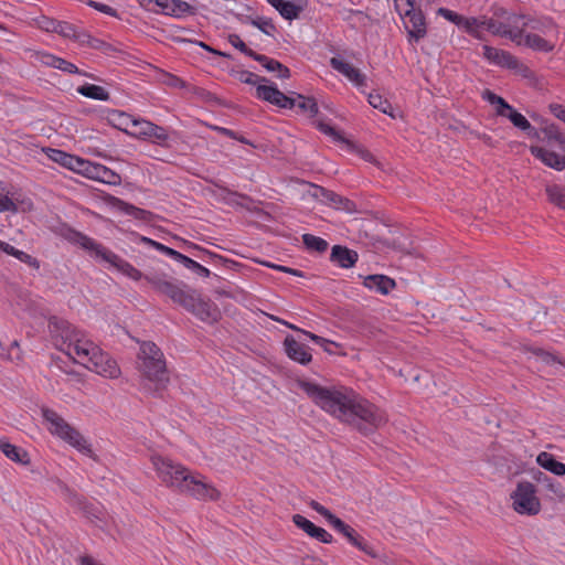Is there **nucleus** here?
<instances>
[{
  "mask_svg": "<svg viewBox=\"0 0 565 565\" xmlns=\"http://www.w3.org/2000/svg\"><path fill=\"white\" fill-rule=\"evenodd\" d=\"M548 201L559 209L565 210V185L552 184L545 189Z\"/></svg>",
  "mask_w": 565,
  "mask_h": 565,
  "instance_id": "32",
  "label": "nucleus"
},
{
  "mask_svg": "<svg viewBox=\"0 0 565 565\" xmlns=\"http://www.w3.org/2000/svg\"><path fill=\"white\" fill-rule=\"evenodd\" d=\"M86 4L89 6L90 8H94L95 10H97L99 12L105 13V14H108V15H111V17H116L117 15L116 10L114 8L105 4V3H100V2H97V1H94V0H87Z\"/></svg>",
  "mask_w": 565,
  "mask_h": 565,
  "instance_id": "55",
  "label": "nucleus"
},
{
  "mask_svg": "<svg viewBox=\"0 0 565 565\" xmlns=\"http://www.w3.org/2000/svg\"><path fill=\"white\" fill-rule=\"evenodd\" d=\"M330 259L342 268H351L358 262L359 255L355 250L345 246L334 245L331 249Z\"/></svg>",
  "mask_w": 565,
  "mask_h": 565,
  "instance_id": "21",
  "label": "nucleus"
},
{
  "mask_svg": "<svg viewBox=\"0 0 565 565\" xmlns=\"http://www.w3.org/2000/svg\"><path fill=\"white\" fill-rule=\"evenodd\" d=\"M457 26L462 29L468 34L473 33L476 26H478L477 18H473V17L467 18V17L461 15V19H460L459 23L457 24Z\"/></svg>",
  "mask_w": 565,
  "mask_h": 565,
  "instance_id": "54",
  "label": "nucleus"
},
{
  "mask_svg": "<svg viewBox=\"0 0 565 565\" xmlns=\"http://www.w3.org/2000/svg\"><path fill=\"white\" fill-rule=\"evenodd\" d=\"M137 358L143 387L153 393L166 390L170 377L161 349L151 341H142Z\"/></svg>",
  "mask_w": 565,
  "mask_h": 565,
  "instance_id": "4",
  "label": "nucleus"
},
{
  "mask_svg": "<svg viewBox=\"0 0 565 565\" xmlns=\"http://www.w3.org/2000/svg\"><path fill=\"white\" fill-rule=\"evenodd\" d=\"M299 387L323 411L363 435L374 433L387 422L383 411L352 390H330L308 381H300Z\"/></svg>",
  "mask_w": 565,
  "mask_h": 565,
  "instance_id": "2",
  "label": "nucleus"
},
{
  "mask_svg": "<svg viewBox=\"0 0 565 565\" xmlns=\"http://www.w3.org/2000/svg\"><path fill=\"white\" fill-rule=\"evenodd\" d=\"M309 505L317 513L322 515L335 531L345 536L352 545L360 539L361 535L352 526L344 523L341 519L335 516L333 513H331V511H329L316 500H311Z\"/></svg>",
  "mask_w": 565,
  "mask_h": 565,
  "instance_id": "10",
  "label": "nucleus"
},
{
  "mask_svg": "<svg viewBox=\"0 0 565 565\" xmlns=\"http://www.w3.org/2000/svg\"><path fill=\"white\" fill-rule=\"evenodd\" d=\"M284 345L285 352L289 359L302 365H307L308 363L311 362L312 355L309 351V348L295 340L292 335L286 337Z\"/></svg>",
  "mask_w": 565,
  "mask_h": 565,
  "instance_id": "15",
  "label": "nucleus"
},
{
  "mask_svg": "<svg viewBox=\"0 0 565 565\" xmlns=\"http://www.w3.org/2000/svg\"><path fill=\"white\" fill-rule=\"evenodd\" d=\"M76 242L83 248L93 252L97 257L109 263L120 273L134 280L143 278L156 292L168 297L174 303L181 306L201 321L206 323H214L218 321L221 312L217 307L211 301V299L202 297L196 289L191 288L185 282L173 278L167 273L149 270L146 274H142L127 260L120 258L118 255L108 250L86 235L76 233Z\"/></svg>",
  "mask_w": 565,
  "mask_h": 565,
  "instance_id": "1",
  "label": "nucleus"
},
{
  "mask_svg": "<svg viewBox=\"0 0 565 565\" xmlns=\"http://www.w3.org/2000/svg\"><path fill=\"white\" fill-rule=\"evenodd\" d=\"M551 113L559 120L565 122V107L559 104L550 105Z\"/></svg>",
  "mask_w": 565,
  "mask_h": 565,
  "instance_id": "64",
  "label": "nucleus"
},
{
  "mask_svg": "<svg viewBox=\"0 0 565 565\" xmlns=\"http://www.w3.org/2000/svg\"><path fill=\"white\" fill-rule=\"evenodd\" d=\"M505 38H509L512 42L516 43L518 45H524V36L523 29H511L508 26L504 35Z\"/></svg>",
  "mask_w": 565,
  "mask_h": 565,
  "instance_id": "53",
  "label": "nucleus"
},
{
  "mask_svg": "<svg viewBox=\"0 0 565 565\" xmlns=\"http://www.w3.org/2000/svg\"><path fill=\"white\" fill-rule=\"evenodd\" d=\"M363 285L370 290L381 295H388L396 287V282L393 278L380 274L366 276L363 280Z\"/></svg>",
  "mask_w": 565,
  "mask_h": 565,
  "instance_id": "17",
  "label": "nucleus"
},
{
  "mask_svg": "<svg viewBox=\"0 0 565 565\" xmlns=\"http://www.w3.org/2000/svg\"><path fill=\"white\" fill-rule=\"evenodd\" d=\"M151 463L159 479L167 487L175 489L181 493H188L200 500L215 501L220 498L218 490L203 482L182 465L159 455L151 457Z\"/></svg>",
  "mask_w": 565,
  "mask_h": 565,
  "instance_id": "3",
  "label": "nucleus"
},
{
  "mask_svg": "<svg viewBox=\"0 0 565 565\" xmlns=\"http://www.w3.org/2000/svg\"><path fill=\"white\" fill-rule=\"evenodd\" d=\"M367 100H369V104L373 108L379 109L380 111L391 116L392 118L395 117L393 114V107H392L391 103L387 99L383 98L380 94H377V93L369 94Z\"/></svg>",
  "mask_w": 565,
  "mask_h": 565,
  "instance_id": "35",
  "label": "nucleus"
},
{
  "mask_svg": "<svg viewBox=\"0 0 565 565\" xmlns=\"http://www.w3.org/2000/svg\"><path fill=\"white\" fill-rule=\"evenodd\" d=\"M99 169H102V164L81 159L76 173L97 181L100 172Z\"/></svg>",
  "mask_w": 565,
  "mask_h": 565,
  "instance_id": "36",
  "label": "nucleus"
},
{
  "mask_svg": "<svg viewBox=\"0 0 565 565\" xmlns=\"http://www.w3.org/2000/svg\"><path fill=\"white\" fill-rule=\"evenodd\" d=\"M296 96V106L303 113H308L310 117H316L319 107L313 97H305L301 94L292 93Z\"/></svg>",
  "mask_w": 565,
  "mask_h": 565,
  "instance_id": "33",
  "label": "nucleus"
},
{
  "mask_svg": "<svg viewBox=\"0 0 565 565\" xmlns=\"http://www.w3.org/2000/svg\"><path fill=\"white\" fill-rule=\"evenodd\" d=\"M508 29V25L502 23V22H498L495 20L492 19L491 22H488V31L491 32L492 34L494 35H501L503 36L505 31Z\"/></svg>",
  "mask_w": 565,
  "mask_h": 565,
  "instance_id": "58",
  "label": "nucleus"
},
{
  "mask_svg": "<svg viewBox=\"0 0 565 565\" xmlns=\"http://www.w3.org/2000/svg\"><path fill=\"white\" fill-rule=\"evenodd\" d=\"M107 120L113 127L129 134L134 117L125 111L114 109L108 111Z\"/></svg>",
  "mask_w": 565,
  "mask_h": 565,
  "instance_id": "26",
  "label": "nucleus"
},
{
  "mask_svg": "<svg viewBox=\"0 0 565 565\" xmlns=\"http://www.w3.org/2000/svg\"><path fill=\"white\" fill-rule=\"evenodd\" d=\"M330 64L332 68L348 77L356 86H363L365 84V75L362 74L360 70L355 68L352 64L344 62L338 57H332Z\"/></svg>",
  "mask_w": 565,
  "mask_h": 565,
  "instance_id": "19",
  "label": "nucleus"
},
{
  "mask_svg": "<svg viewBox=\"0 0 565 565\" xmlns=\"http://www.w3.org/2000/svg\"><path fill=\"white\" fill-rule=\"evenodd\" d=\"M271 319H273V320H275V321H278V322H280V323H282V324H285L286 327H288V328H289V329H291V330H295V331L301 332L302 334H305L306 337H308L310 340H312L315 343H317V344H319V345L323 347V348H324V350H327V348L324 347L326 344H328V343H332L331 341H329V340H327V339H324V338H322V337H320V335H317V334L311 333V332H309V331L302 330V329H300V328L296 327L295 324H291V323H289V322H287V321H284V320H281V319H279V318H276V317H273V316H271Z\"/></svg>",
  "mask_w": 565,
  "mask_h": 565,
  "instance_id": "39",
  "label": "nucleus"
},
{
  "mask_svg": "<svg viewBox=\"0 0 565 565\" xmlns=\"http://www.w3.org/2000/svg\"><path fill=\"white\" fill-rule=\"evenodd\" d=\"M311 537H313L322 543H326V544H329L332 542V535L330 533H328L324 529L319 527V526H316Z\"/></svg>",
  "mask_w": 565,
  "mask_h": 565,
  "instance_id": "59",
  "label": "nucleus"
},
{
  "mask_svg": "<svg viewBox=\"0 0 565 565\" xmlns=\"http://www.w3.org/2000/svg\"><path fill=\"white\" fill-rule=\"evenodd\" d=\"M118 204H119V207L128 215H132L135 216L136 218H140V220H143L146 214H148L147 211L142 210V209H139V207H136L131 204H128L124 201H120L118 200Z\"/></svg>",
  "mask_w": 565,
  "mask_h": 565,
  "instance_id": "48",
  "label": "nucleus"
},
{
  "mask_svg": "<svg viewBox=\"0 0 565 565\" xmlns=\"http://www.w3.org/2000/svg\"><path fill=\"white\" fill-rule=\"evenodd\" d=\"M524 45L540 52H551L554 50V44L541 38L537 34L527 33L524 36Z\"/></svg>",
  "mask_w": 565,
  "mask_h": 565,
  "instance_id": "30",
  "label": "nucleus"
},
{
  "mask_svg": "<svg viewBox=\"0 0 565 565\" xmlns=\"http://www.w3.org/2000/svg\"><path fill=\"white\" fill-rule=\"evenodd\" d=\"M158 12L173 18H183L195 14V8L182 0H159Z\"/></svg>",
  "mask_w": 565,
  "mask_h": 565,
  "instance_id": "14",
  "label": "nucleus"
},
{
  "mask_svg": "<svg viewBox=\"0 0 565 565\" xmlns=\"http://www.w3.org/2000/svg\"><path fill=\"white\" fill-rule=\"evenodd\" d=\"M55 25V32L58 33L60 35L68 39H73V36L75 35L76 28L73 24L64 21H58Z\"/></svg>",
  "mask_w": 565,
  "mask_h": 565,
  "instance_id": "51",
  "label": "nucleus"
},
{
  "mask_svg": "<svg viewBox=\"0 0 565 565\" xmlns=\"http://www.w3.org/2000/svg\"><path fill=\"white\" fill-rule=\"evenodd\" d=\"M302 242L308 249L316 250L318 253H323L328 248L327 241L312 234H303Z\"/></svg>",
  "mask_w": 565,
  "mask_h": 565,
  "instance_id": "38",
  "label": "nucleus"
},
{
  "mask_svg": "<svg viewBox=\"0 0 565 565\" xmlns=\"http://www.w3.org/2000/svg\"><path fill=\"white\" fill-rule=\"evenodd\" d=\"M2 211H17L15 203L7 195L0 194V212Z\"/></svg>",
  "mask_w": 565,
  "mask_h": 565,
  "instance_id": "63",
  "label": "nucleus"
},
{
  "mask_svg": "<svg viewBox=\"0 0 565 565\" xmlns=\"http://www.w3.org/2000/svg\"><path fill=\"white\" fill-rule=\"evenodd\" d=\"M253 60L257 61L265 67L268 72H277V77L281 79H286L290 77V71L287 66L281 64L279 61L270 58L263 54H254Z\"/></svg>",
  "mask_w": 565,
  "mask_h": 565,
  "instance_id": "24",
  "label": "nucleus"
},
{
  "mask_svg": "<svg viewBox=\"0 0 565 565\" xmlns=\"http://www.w3.org/2000/svg\"><path fill=\"white\" fill-rule=\"evenodd\" d=\"M77 93L82 96L95 100H108L109 99V93L102 86L94 85V84H84L82 86L77 87Z\"/></svg>",
  "mask_w": 565,
  "mask_h": 565,
  "instance_id": "28",
  "label": "nucleus"
},
{
  "mask_svg": "<svg viewBox=\"0 0 565 565\" xmlns=\"http://www.w3.org/2000/svg\"><path fill=\"white\" fill-rule=\"evenodd\" d=\"M56 68L70 74H82L88 76L86 73H82L76 65L61 57H58V61L56 62Z\"/></svg>",
  "mask_w": 565,
  "mask_h": 565,
  "instance_id": "52",
  "label": "nucleus"
},
{
  "mask_svg": "<svg viewBox=\"0 0 565 565\" xmlns=\"http://www.w3.org/2000/svg\"><path fill=\"white\" fill-rule=\"evenodd\" d=\"M238 79L242 83H245L248 85H255L260 82H264V83L268 82V79L266 77H259L258 75H256L252 72H248V71L238 72Z\"/></svg>",
  "mask_w": 565,
  "mask_h": 565,
  "instance_id": "49",
  "label": "nucleus"
},
{
  "mask_svg": "<svg viewBox=\"0 0 565 565\" xmlns=\"http://www.w3.org/2000/svg\"><path fill=\"white\" fill-rule=\"evenodd\" d=\"M404 24L408 33V42H418L426 36L427 24L422 10L407 9Z\"/></svg>",
  "mask_w": 565,
  "mask_h": 565,
  "instance_id": "11",
  "label": "nucleus"
},
{
  "mask_svg": "<svg viewBox=\"0 0 565 565\" xmlns=\"http://www.w3.org/2000/svg\"><path fill=\"white\" fill-rule=\"evenodd\" d=\"M148 138H153L159 142H163L168 139L167 130L163 127L158 125H152L151 132H149Z\"/></svg>",
  "mask_w": 565,
  "mask_h": 565,
  "instance_id": "57",
  "label": "nucleus"
},
{
  "mask_svg": "<svg viewBox=\"0 0 565 565\" xmlns=\"http://www.w3.org/2000/svg\"><path fill=\"white\" fill-rule=\"evenodd\" d=\"M45 153L49 157V159H51L52 161L61 164L64 168H67V169L72 170L74 172L77 171L79 161L82 159L79 157L70 154V153H67L65 151H62L60 149L47 148L45 150Z\"/></svg>",
  "mask_w": 565,
  "mask_h": 565,
  "instance_id": "23",
  "label": "nucleus"
},
{
  "mask_svg": "<svg viewBox=\"0 0 565 565\" xmlns=\"http://www.w3.org/2000/svg\"><path fill=\"white\" fill-rule=\"evenodd\" d=\"M15 258L34 267L35 269H39V267H40V263L36 258L32 257L31 255H29L20 249H19Z\"/></svg>",
  "mask_w": 565,
  "mask_h": 565,
  "instance_id": "62",
  "label": "nucleus"
},
{
  "mask_svg": "<svg viewBox=\"0 0 565 565\" xmlns=\"http://www.w3.org/2000/svg\"><path fill=\"white\" fill-rule=\"evenodd\" d=\"M482 97L491 105L495 106V113L498 116L505 115L507 109H510V105L502 97L498 96L489 89H486L482 93Z\"/></svg>",
  "mask_w": 565,
  "mask_h": 565,
  "instance_id": "37",
  "label": "nucleus"
},
{
  "mask_svg": "<svg viewBox=\"0 0 565 565\" xmlns=\"http://www.w3.org/2000/svg\"><path fill=\"white\" fill-rule=\"evenodd\" d=\"M292 522L295 523V525L297 527L305 531L309 536L312 535V533L316 529V525L311 521H309L308 519H306L305 516H302L300 514H295L292 516Z\"/></svg>",
  "mask_w": 565,
  "mask_h": 565,
  "instance_id": "45",
  "label": "nucleus"
},
{
  "mask_svg": "<svg viewBox=\"0 0 565 565\" xmlns=\"http://www.w3.org/2000/svg\"><path fill=\"white\" fill-rule=\"evenodd\" d=\"M140 242H142V243H145V244L156 248L157 250H159V252L170 256L173 259H174V257L178 254V250H175V249H173L171 247H168V246H166V245H163V244H161L159 242H156V241H153L151 238H148L146 236H141L140 237Z\"/></svg>",
  "mask_w": 565,
  "mask_h": 565,
  "instance_id": "43",
  "label": "nucleus"
},
{
  "mask_svg": "<svg viewBox=\"0 0 565 565\" xmlns=\"http://www.w3.org/2000/svg\"><path fill=\"white\" fill-rule=\"evenodd\" d=\"M188 249L189 250H193L192 255L194 257H198V258L202 259L203 262H206V259H205L206 257L213 258V259L214 258L215 259H222L221 256H218V255H216V254H214V253H212L210 250H206V249H204V248H202V247H200V246H198L195 244H192V243L188 245Z\"/></svg>",
  "mask_w": 565,
  "mask_h": 565,
  "instance_id": "46",
  "label": "nucleus"
},
{
  "mask_svg": "<svg viewBox=\"0 0 565 565\" xmlns=\"http://www.w3.org/2000/svg\"><path fill=\"white\" fill-rule=\"evenodd\" d=\"M0 450L7 458L22 466H29L31 462L28 451L12 445L7 438H0Z\"/></svg>",
  "mask_w": 565,
  "mask_h": 565,
  "instance_id": "22",
  "label": "nucleus"
},
{
  "mask_svg": "<svg viewBox=\"0 0 565 565\" xmlns=\"http://www.w3.org/2000/svg\"><path fill=\"white\" fill-rule=\"evenodd\" d=\"M243 22H249L252 25L256 26L263 33L269 36H273L274 32L276 31V26L274 25L270 19H265L260 17L252 19L247 17Z\"/></svg>",
  "mask_w": 565,
  "mask_h": 565,
  "instance_id": "40",
  "label": "nucleus"
},
{
  "mask_svg": "<svg viewBox=\"0 0 565 565\" xmlns=\"http://www.w3.org/2000/svg\"><path fill=\"white\" fill-rule=\"evenodd\" d=\"M43 418L50 424L49 430L51 434L57 436L72 447L84 454H90L92 448L84 436L74 427H72L63 417L55 411L47 407L42 408Z\"/></svg>",
  "mask_w": 565,
  "mask_h": 565,
  "instance_id": "7",
  "label": "nucleus"
},
{
  "mask_svg": "<svg viewBox=\"0 0 565 565\" xmlns=\"http://www.w3.org/2000/svg\"><path fill=\"white\" fill-rule=\"evenodd\" d=\"M532 137L537 138L542 142L553 145L557 142L559 149L565 152V135L559 131V128L555 125H546L540 131L534 129Z\"/></svg>",
  "mask_w": 565,
  "mask_h": 565,
  "instance_id": "20",
  "label": "nucleus"
},
{
  "mask_svg": "<svg viewBox=\"0 0 565 565\" xmlns=\"http://www.w3.org/2000/svg\"><path fill=\"white\" fill-rule=\"evenodd\" d=\"M257 97L276 105L280 108L291 109L296 106V96L289 97L280 92L275 85H258L256 88Z\"/></svg>",
  "mask_w": 565,
  "mask_h": 565,
  "instance_id": "12",
  "label": "nucleus"
},
{
  "mask_svg": "<svg viewBox=\"0 0 565 565\" xmlns=\"http://www.w3.org/2000/svg\"><path fill=\"white\" fill-rule=\"evenodd\" d=\"M437 14L445 18L446 20H448L449 22L454 23V24H458L460 19H461V14L452 11V10H449L447 8H439L437 10Z\"/></svg>",
  "mask_w": 565,
  "mask_h": 565,
  "instance_id": "56",
  "label": "nucleus"
},
{
  "mask_svg": "<svg viewBox=\"0 0 565 565\" xmlns=\"http://www.w3.org/2000/svg\"><path fill=\"white\" fill-rule=\"evenodd\" d=\"M502 117L509 118V120L522 131H526L529 136H532L534 131V127L530 124V121L519 111L510 106V109H507L505 115H501Z\"/></svg>",
  "mask_w": 565,
  "mask_h": 565,
  "instance_id": "29",
  "label": "nucleus"
},
{
  "mask_svg": "<svg viewBox=\"0 0 565 565\" xmlns=\"http://www.w3.org/2000/svg\"><path fill=\"white\" fill-rule=\"evenodd\" d=\"M76 356L85 367L102 376L117 379L120 375V369L116 361L93 342L77 344Z\"/></svg>",
  "mask_w": 565,
  "mask_h": 565,
  "instance_id": "5",
  "label": "nucleus"
},
{
  "mask_svg": "<svg viewBox=\"0 0 565 565\" xmlns=\"http://www.w3.org/2000/svg\"><path fill=\"white\" fill-rule=\"evenodd\" d=\"M536 462L540 467L555 476L565 475V463L557 461L555 457L547 451L540 452L536 457Z\"/></svg>",
  "mask_w": 565,
  "mask_h": 565,
  "instance_id": "25",
  "label": "nucleus"
},
{
  "mask_svg": "<svg viewBox=\"0 0 565 565\" xmlns=\"http://www.w3.org/2000/svg\"><path fill=\"white\" fill-rule=\"evenodd\" d=\"M152 125H153V122L148 121L146 119L134 118V121H132V125H131V128H130L128 135H130L135 138L147 139L149 132H151Z\"/></svg>",
  "mask_w": 565,
  "mask_h": 565,
  "instance_id": "34",
  "label": "nucleus"
},
{
  "mask_svg": "<svg viewBox=\"0 0 565 565\" xmlns=\"http://www.w3.org/2000/svg\"><path fill=\"white\" fill-rule=\"evenodd\" d=\"M530 151L535 158L542 160V162H544L547 167L557 171L565 169V156L562 157L554 151H550L537 146H531Z\"/></svg>",
  "mask_w": 565,
  "mask_h": 565,
  "instance_id": "18",
  "label": "nucleus"
},
{
  "mask_svg": "<svg viewBox=\"0 0 565 565\" xmlns=\"http://www.w3.org/2000/svg\"><path fill=\"white\" fill-rule=\"evenodd\" d=\"M483 56L492 64L509 70H514L525 75L529 68L521 64L519 60L508 51H503L489 45H483Z\"/></svg>",
  "mask_w": 565,
  "mask_h": 565,
  "instance_id": "9",
  "label": "nucleus"
},
{
  "mask_svg": "<svg viewBox=\"0 0 565 565\" xmlns=\"http://www.w3.org/2000/svg\"><path fill=\"white\" fill-rule=\"evenodd\" d=\"M268 2L287 20L297 19L302 10L300 6L285 0H268Z\"/></svg>",
  "mask_w": 565,
  "mask_h": 565,
  "instance_id": "27",
  "label": "nucleus"
},
{
  "mask_svg": "<svg viewBox=\"0 0 565 565\" xmlns=\"http://www.w3.org/2000/svg\"><path fill=\"white\" fill-rule=\"evenodd\" d=\"M99 171L100 172L97 181L109 185H119L121 183V177L111 169L102 166V169H99Z\"/></svg>",
  "mask_w": 565,
  "mask_h": 565,
  "instance_id": "41",
  "label": "nucleus"
},
{
  "mask_svg": "<svg viewBox=\"0 0 565 565\" xmlns=\"http://www.w3.org/2000/svg\"><path fill=\"white\" fill-rule=\"evenodd\" d=\"M534 352H535V354L537 356H540L542 359L543 362H545L547 364H552V363L558 362L559 364L565 365V363L559 361L554 354H552L550 352H546V351H544L542 349H537Z\"/></svg>",
  "mask_w": 565,
  "mask_h": 565,
  "instance_id": "61",
  "label": "nucleus"
},
{
  "mask_svg": "<svg viewBox=\"0 0 565 565\" xmlns=\"http://www.w3.org/2000/svg\"><path fill=\"white\" fill-rule=\"evenodd\" d=\"M313 196L337 210L347 213L356 212V205L353 201L322 186H315Z\"/></svg>",
  "mask_w": 565,
  "mask_h": 565,
  "instance_id": "13",
  "label": "nucleus"
},
{
  "mask_svg": "<svg viewBox=\"0 0 565 565\" xmlns=\"http://www.w3.org/2000/svg\"><path fill=\"white\" fill-rule=\"evenodd\" d=\"M316 125H317V128L321 132L330 136L334 141L343 142V143L351 146L349 140H347L343 136H341L333 127L329 126L328 124L323 122L322 120H318Z\"/></svg>",
  "mask_w": 565,
  "mask_h": 565,
  "instance_id": "42",
  "label": "nucleus"
},
{
  "mask_svg": "<svg viewBox=\"0 0 565 565\" xmlns=\"http://www.w3.org/2000/svg\"><path fill=\"white\" fill-rule=\"evenodd\" d=\"M356 548L364 552L369 556L373 558L380 557L379 553L375 551V548L362 536L353 544Z\"/></svg>",
  "mask_w": 565,
  "mask_h": 565,
  "instance_id": "50",
  "label": "nucleus"
},
{
  "mask_svg": "<svg viewBox=\"0 0 565 565\" xmlns=\"http://www.w3.org/2000/svg\"><path fill=\"white\" fill-rule=\"evenodd\" d=\"M49 328L55 345L74 361H76V345L79 343L90 342L89 340L84 339L82 331L77 330L73 324L64 319L52 317L49 320Z\"/></svg>",
  "mask_w": 565,
  "mask_h": 565,
  "instance_id": "6",
  "label": "nucleus"
},
{
  "mask_svg": "<svg viewBox=\"0 0 565 565\" xmlns=\"http://www.w3.org/2000/svg\"><path fill=\"white\" fill-rule=\"evenodd\" d=\"M523 26H530L531 29L541 31L543 33H546L544 30L545 28H548L551 30L554 29V26L550 20H547L545 22H541V21L524 22Z\"/></svg>",
  "mask_w": 565,
  "mask_h": 565,
  "instance_id": "60",
  "label": "nucleus"
},
{
  "mask_svg": "<svg viewBox=\"0 0 565 565\" xmlns=\"http://www.w3.org/2000/svg\"><path fill=\"white\" fill-rule=\"evenodd\" d=\"M174 260L179 262L185 268L196 273L202 277L207 278L211 275V271L206 267L202 266L201 264L188 257L186 255L181 254L180 252H178L177 256L174 257Z\"/></svg>",
  "mask_w": 565,
  "mask_h": 565,
  "instance_id": "31",
  "label": "nucleus"
},
{
  "mask_svg": "<svg viewBox=\"0 0 565 565\" xmlns=\"http://www.w3.org/2000/svg\"><path fill=\"white\" fill-rule=\"evenodd\" d=\"M532 478L548 492L547 497L550 500L562 501L565 499V490L562 484L543 471L533 470Z\"/></svg>",
  "mask_w": 565,
  "mask_h": 565,
  "instance_id": "16",
  "label": "nucleus"
},
{
  "mask_svg": "<svg viewBox=\"0 0 565 565\" xmlns=\"http://www.w3.org/2000/svg\"><path fill=\"white\" fill-rule=\"evenodd\" d=\"M73 498L75 500V503L78 504V507L81 509H83V511L85 512V514L87 515V518H95V519H100V514H102V511L98 510L97 508L90 505V504H87L82 498H79L77 494H73Z\"/></svg>",
  "mask_w": 565,
  "mask_h": 565,
  "instance_id": "44",
  "label": "nucleus"
},
{
  "mask_svg": "<svg viewBox=\"0 0 565 565\" xmlns=\"http://www.w3.org/2000/svg\"><path fill=\"white\" fill-rule=\"evenodd\" d=\"M536 488L530 481H520L511 493L512 507L515 512L523 515H536L542 505L536 495Z\"/></svg>",
  "mask_w": 565,
  "mask_h": 565,
  "instance_id": "8",
  "label": "nucleus"
},
{
  "mask_svg": "<svg viewBox=\"0 0 565 565\" xmlns=\"http://www.w3.org/2000/svg\"><path fill=\"white\" fill-rule=\"evenodd\" d=\"M228 42L237 50H239L245 55L253 58V55L256 54L253 50H250L239 38L237 34H230Z\"/></svg>",
  "mask_w": 565,
  "mask_h": 565,
  "instance_id": "47",
  "label": "nucleus"
}]
</instances>
